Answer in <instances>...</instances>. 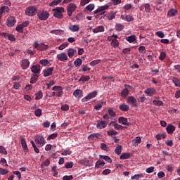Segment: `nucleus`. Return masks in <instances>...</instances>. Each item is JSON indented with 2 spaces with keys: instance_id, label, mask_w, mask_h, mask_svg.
<instances>
[{
  "instance_id": "31",
  "label": "nucleus",
  "mask_w": 180,
  "mask_h": 180,
  "mask_svg": "<svg viewBox=\"0 0 180 180\" xmlns=\"http://www.w3.org/2000/svg\"><path fill=\"white\" fill-rule=\"evenodd\" d=\"M102 136L101 134H92L88 136L89 140H94V139H101Z\"/></svg>"
},
{
  "instance_id": "58",
  "label": "nucleus",
  "mask_w": 180,
  "mask_h": 180,
  "mask_svg": "<svg viewBox=\"0 0 180 180\" xmlns=\"http://www.w3.org/2000/svg\"><path fill=\"white\" fill-rule=\"evenodd\" d=\"M81 164L84 165L85 167H91V163L89 162V160H81Z\"/></svg>"
},
{
  "instance_id": "2",
  "label": "nucleus",
  "mask_w": 180,
  "mask_h": 180,
  "mask_svg": "<svg viewBox=\"0 0 180 180\" xmlns=\"http://www.w3.org/2000/svg\"><path fill=\"white\" fill-rule=\"evenodd\" d=\"M37 13V8L34 6H31L28 8H27L25 11V14L27 16H34Z\"/></svg>"
},
{
  "instance_id": "63",
  "label": "nucleus",
  "mask_w": 180,
  "mask_h": 180,
  "mask_svg": "<svg viewBox=\"0 0 180 180\" xmlns=\"http://www.w3.org/2000/svg\"><path fill=\"white\" fill-rule=\"evenodd\" d=\"M165 57H167V53H165V52H161L159 60H161V61H164V60H165Z\"/></svg>"
},
{
  "instance_id": "53",
  "label": "nucleus",
  "mask_w": 180,
  "mask_h": 180,
  "mask_svg": "<svg viewBox=\"0 0 180 180\" xmlns=\"http://www.w3.org/2000/svg\"><path fill=\"white\" fill-rule=\"evenodd\" d=\"M43 98V92L39 91L38 93L36 94L35 99L37 101H39Z\"/></svg>"
},
{
  "instance_id": "21",
  "label": "nucleus",
  "mask_w": 180,
  "mask_h": 180,
  "mask_svg": "<svg viewBox=\"0 0 180 180\" xmlns=\"http://www.w3.org/2000/svg\"><path fill=\"white\" fill-rule=\"evenodd\" d=\"M102 32H105V27L103 25H100L93 29V33H101Z\"/></svg>"
},
{
  "instance_id": "10",
  "label": "nucleus",
  "mask_w": 180,
  "mask_h": 180,
  "mask_svg": "<svg viewBox=\"0 0 180 180\" xmlns=\"http://www.w3.org/2000/svg\"><path fill=\"white\" fill-rule=\"evenodd\" d=\"M6 23L8 27H13V26H15V24L16 23V19L13 16L8 17L7 18Z\"/></svg>"
},
{
  "instance_id": "61",
  "label": "nucleus",
  "mask_w": 180,
  "mask_h": 180,
  "mask_svg": "<svg viewBox=\"0 0 180 180\" xmlns=\"http://www.w3.org/2000/svg\"><path fill=\"white\" fill-rule=\"evenodd\" d=\"M138 50L139 53H141V54H144L146 53V46H141L139 47Z\"/></svg>"
},
{
  "instance_id": "42",
  "label": "nucleus",
  "mask_w": 180,
  "mask_h": 180,
  "mask_svg": "<svg viewBox=\"0 0 180 180\" xmlns=\"http://www.w3.org/2000/svg\"><path fill=\"white\" fill-rule=\"evenodd\" d=\"M124 29V26L122 24H117L115 25V30H117V32H122Z\"/></svg>"
},
{
  "instance_id": "20",
  "label": "nucleus",
  "mask_w": 180,
  "mask_h": 180,
  "mask_svg": "<svg viewBox=\"0 0 180 180\" xmlns=\"http://www.w3.org/2000/svg\"><path fill=\"white\" fill-rule=\"evenodd\" d=\"M116 12H111L105 14L104 16L108 19V20H113L116 18Z\"/></svg>"
},
{
  "instance_id": "1",
  "label": "nucleus",
  "mask_w": 180,
  "mask_h": 180,
  "mask_svg": "<svg viewBox=\"0 0 180 180\" xmlns=\"http://www.w3.org/2000/svg\"><path fill=\"white\" fill-rule=\"evenodd\" d=\"M53 16L58 19H63V13L65 12V9L63 7H57L56 8L53 9Z\"/></svg>"
},
{
  "instance_id": "35",
  "label": "nucleus",
  "mask_w": 180,
  "mask_h": 180,
  "mask_svg": "<svg viewBox=\"0 0 180 180\" xmlns=\"http://www.w3.org/2000/svg\"><path fill=\"white\" fill-rule=\"evenodd\" d=\"M129 158H130V153H123L120 156V160H129Z\"/></svg>"
},
{
  "instance_id": "27",
  "label": "nucleus",
  "mask_w": 180,
  "mask_h": 180,
  "mask_svg": "<svg viewBox=\"0 0 180 180\" xmlns=\"http://www.w3.org/2000/svg\"><path fill=\"white\" fill-rule=\"evenodd\" d=\"M69 30L71 32H79V25H70L69 26Z\"/></svg>"
},
{
  "instance_id": "24",
  "label": "nucleus",
  "mask_w": 180,
  "mask_h": 180,
  "mask_svg": "<svg viewBox=\"0 0 180 180\" xmlns=\"http://www.w3.org/2000/svg\"><path fill=\"white\" fill-rule=\"evenodd\" d=\"M106 126H108V122H106V121L99 122L96 124L97 129H105Z\"/></svg>"
},
{
  "instance_id": "6",
  "label": "nucleus",
  "mask_w": 180,
  "mask_h": 180,
  "mask_svg": "<svg viewBox=\"0 0 180 180\" xmlns=\"http://www.w3.org/2000/svg\"><path fill=\"white\" fill-rule=\"evenodd\" d=\"M97 95H98V91H96L91 92L86 96H85L82 99V102H88V101H91V99L94 98H96Z\"/></svg>"
},
{
  "instance_id": "37",
  "label": "nucleus",
  "mask_w": 180,
  "mask_h": 180,
  "mask_svg": "<svg viewBox=\"0 0 180 180\" xmlns=\"http://www.w3.org/2000/svg\"><path fill=\"white\" fill-rule=\"evenodd\" d=\"M122 145H117L115 149V154H117V155H120L122 154Z\"/></svg>"
},
{
  "instance_id": "22",
  "label": "nucleus",
  "mask_w": 180,
  "mask_h": 180,
  "mask_svg": "<svg viewBox=\"0 0 180 180\" xmlns=\"http://www.w3.org/2000/svg\"><path fill=\"white\" fill-rule=\"evenodd\" d=\"M75 54H77V50H75L72 48L68 49V56L69 58H72L74 57Z\"/></svg>"
},
{
  "instance_id": "60",
  "label": "nucleus",
  "mask_w": 180,
  "mask_h": 180,
  "mask_svg": "<svg viewBox=\"0 0 180 180\" xmlns=\"http://www.w3.org/2000/svg\"><path fill=\"white\" fill-rule=\"evenodd\" d=\"M15 30L19 33H23V27L22 26V25H18L16 27Z\"/></svg>"
},
{
  "instance_id": "30",
  "label": "nucleus",
  "mask_w": 180,
  "mask_h": 180,
  "mask_svg": "<svg viewBox=\"0 0 180 180\" xmlns=\"http://www.w3.org/2000/svg\"><path fill=\"white\" fill-rule=\"evenodd\" d=\"M122 19H124V20H126V22H133L134 20V18L133 16L130 15H127L124 17V15H121Z\"/></svg>"
},
{
  "instance_id": "13",
  "label": "nucleus",
  "mask_w": 180,
  "mask_h": 180,
  "mask_svg": "<svg viewBox=\"0 0 180 180\" xmlns=\"http://www.w3.org/2000/svg\"><path fill=\"white\" fill-rule=\"evenodd\" d=\"M40 68H41L40 65H35L32 66L31 71L32 72H33V74H34V75H37V74L40 72V70H41Z\"/></svg>"
},
{
  "instance_id": "48",
  "label": "nucleus",
  "mask_w": 180,
  "mask_h": 180,
  "mask_svg": "<svg viewBox=\"0 0 180 180\" xmlns=\"http://www.w3.org/2000/svg\"><path fill=\"white\" fill-rule=\"evenodd\" d=\"M153 103L156 106H162L164 105V103L162 101H157V100H153Z\"/></svg>"
},
{
  "instance_id": "3",
  "label": "nucleus",
  "mask_w": 180,
  "mask_h": 180,
  "mask_svg": "<svg viewBox=\"0 0 180 180\" xmlns=\"http://www.w3.org/2000/svg\"><path fill=\"white\" fill-rule=\"evenodd\" d=\"M34 48L37 49V50H39L40 51H44L49 49V46L44 44V43L39 44L37 41L34 42Z\"/></svg>"
},
{
  "instance_id": "28",
  "label": "nucleus",
  "mask_w": 180,
  "mask_h": 180,
  "mask_svg": "<svg viewBox=\"0 0 180 180\" xmlns=\"http://www.w3.org/2000/svg\"><path fill=\"white\" fill-rule=\"evenodd\" d=\"M166 130L168 133V134H172L174 131H175V127L172 124L167 125Z\"/></svg>"
},
{
  "instance_id": "17",
  "label": "nucleus",
  "mask_w": 180,
  "mask_h": 180,
  "mask_svg": "<svg viewBox=\"0 0 180 180\" xmlns=\"http://www.w3.org/2000/svg\"><path fill=\"white\" fill-rule=\"evenodd\" d=\"M29 65H30V62L27 59H24L21 62V68L22 70H27L29 68Z\"/></svg>"
},
{
  "instance_id": "25",
  "label": "nucleus",
  "mask_w": 180,
  "mask_h": 180,
  "mask_svg": "<svg viewBox=\"0 0 180 180\" xmlns=\"http://www.w3.org/2000/svg\"><path fill=\"white\" fill-rule=\"evenodd\" d=\"M118 122L119 123L124 124V126H129L130 124V123L127 122V118H125L124 117H120L118 119Z\"/></svg>"
},
{
  "instance_id": "9",
  "label": "nucleus",
  "mask_w": 180,
  "mask_h": 180,
  "mask_svg": "<svg viewBox=\"0 0 180 180\" xmlns=\"http://www.w3.org/2000/svg\"><path fill=\"white\" fill-rule=\"evenodd\" d=\"M131 86L124 84V89L121 92V96H122V98H126V96L129 95V92L130 91V89H131Z\"/></svg>"
},
{
  "instance_id": "18",
  "label": "nucleus",
  "mask_w": 180,
  "mask_h": 180,
  "mask_svg": "<svg viewBox=\"0 0 180 180\" xmlns=\"http://www.w3.org/2000/svg\"><path fill=\"white\" fill-rule=\"evenodd\" d=\"M20 140H21V146L25 151V153H27L29 151V148H27V144L26 143V139L25 138H22L20 136Z\"/></svg>"
},
{
  "instance_id": "38",
  "label": "nucleus",
  "mask_w": 180,
  "mask_h": 180,
  "mask_svg": "<svg viewBox=\"0 0 180 180\" xmlns=\"http://www.w3.org/2000/svg\"><path fill=\"white\" fill-rule=\"evenodd\" d=\"M136 35H131L126 37V40L127 41H129V43H133V41H136Z\"/></svg>"
},
{
  "instance_id": "12",
  "label": "nucleus",
  "mask_w": 180,
  "mask_h": 180,
  "mask_svg": "<svg viewBox=\"0 0 180 180\" xmlns=\"http://www.w3.org/2000/svg\"><path fill=\"white\" fill-rule=\"evenodd\" d=\"M57 58L59 61H63L64 63L68 60V56H67V53H61L57 55Z\"/></svg>"
},
{
  "instance_id": "23",
  "label": "nucleus",
  "mask_w": 180,
  "mask_h": 180,
  "mask_svg": "<svg viewBox=\"0 0 180 180\" xmlns=\"http://www.w3.org/2000/svg\"><path fill=\"white\" fill-rule=\"evenodd\" d=\"M112 124H113V127L116 130H123V129H126V127H123L122 125H119L118 124L115 123V122H113V121H112L110 123V126H112Z\"/></svg>"
},
{
  "instance_id": "55",
  "label": "nucleus",
  "mask_w": 180,
  "mask_h": 180,
  "mask_svg": "<svg viewBox=\"0 0 180 180\" xmlns=\"http://www.w3.org/2000/svg\"><path fill=\"white\" fill-rule=\"evenodd\" d=\"M57 136H58V134L56 133L49 135L47 138L48 141L50 140H54V139H56Z\"/></svg>"
},
{
  "instance_id": "46",
  "label": "nucleus",
  "mask_w": 180,
  "mask_h": 180,
  "mask_svg": "<svg viewBox=\"0 0 180 180\" xmlns=\"http://www.w3.org/2000/svg\"><path fill=\"white\" fill-rule=\"evenodd\" d=\"M49 165H50V160L47 159L41 164V168H44V167H49Z\"/></svg>"
},
{
  "instance_id": "33",
  "label": "nucleus",
  "mask_w": 180,
  "mask_h": 180,
  "mask_svg": "<svg viewBox=\"0 0 180 180\" xmlns=\"http://www.w3.org/2000/svg\"><path fill=\"white\" fill-rule=\"evenodd\" d=\"M105 165V162L103 160H98L96 162L95 168L96 169L103 167Z\"/></svg>"
},
{
  "instance_id": "59",
  "label": "nucleus",
  "mask_w": 180,
  "mask_h": 180,
  "mask_svg": "<svg viewBox=\"0 0 180 180\" xmlns=\"http://www.w3.org/2000/svg\"><path fill=\"white\" fill-rule=\"evenodd\" d=\"M155 137H156L157 140H161L162 139H166L167 135L165 134H158V135H156Z\"/></svg>"
},
{
  "instance_id": "14",
  "label": "nucleus",
  "mask_w": 180,
  "mask_h": 180,
  "mask_svg": "<svg viewBox=\"0 0 180 180\" xmlns=\"http://www.w3.org/2000/svg\"><path fill=\"white\" fill-rule=\"evenodd\" d=\"M144 92L145 94H147L148 96H153L157 94V91L154 88H148Z\"/></svg>"
},
{
  "instance_id": "32",
  "label": "nucleus",
  "mask_w": 180,
  "mask_h": 180,
  "mask_svg": "<svg viewBox=\"0 0 180 180\" xmlns=\"http://www.w3.org/2000/svg\"><path fill=\"white\" fill-rule=\"evenodd\" d=\"M119 109H120L122 112H129L130 108L127 104H122L120 105Z\"/></svg>"
},
{
  "instance_id": "62",
  "label": "nucleus",
  "mask_w": 180,
  "mask_h": 180,
  "mask_svg": "<svg viewBox=\"0 0 180 180\" xmlns=\"http://www.w3.org/2000/svg\"><path fill=\"white\" fill-rule=\"evenodd\" d=\"M145 11L147 13H150L151 11V6H150V4H146L145 6Z\"/></svg>"
},
{
  "instance_id": "57",
  "label": "nucleus",
  "mask_w": 180,
  "mask_h": 180,
  "mask_svg": "<svg viewBox=\"0 0 180 180\" xmlns=\"http://www.w3.org/2000/svg\"><path fill=\"white\" fill-rule=\"evenodd\" d=\"M108 113L110 116H112V117H115L116 116V112H115L112 109L110 108L108 110Z\"/></svg>"
},
{
  "instance_id": "50",
  "label": "nucleus",
  "mask_w": 180,
  "mask_h": 180,
  "mask_svg": "<svg viewBox=\"0 0 180 180\" xmlns=\"http://www.w3.org/2000/svg\"><path fill=\"white\" fill-rule=\"evenodd\" d=\"M99 63H101V59L94 60L90 63V65L91 67H95V65H98Z\"/></svg>"
},
{
  "instance_id": "34",
  "label": "nucleus",
  "mask_w": 180,
  "mask_h": 180,
  "mask_svg": "<svg viewBox=\"0 0 180 180\" xmlns=\"http://www.w3.org/2000/svg\"><path fill=\"white\" fill-rule=\"evenodd\" d=\"M8 12H9V7L7 6H1L0 9V15H2V13H8Z\"/></svg>"
},
{
  "instance_id": "4",
  "label": "nucleus",
  "mask_w": 180,
  "mask_h": 180,
  "mask_svg": "<svg viewBox=\"0 0 180 180\" xmlns=\"http://www.w3.org/2000/svg\"><path fill=\"white\" fill-rule=\"evenodd\" d=\"M77 9V5L74 4H69L67 6V12L69 18L72 16V13L75 12Z\"/></svg>"
},
{
  "instance_id": "29",
  "label": "nucleus",
  "mask_w": 180,
  "mask_h": 180,
  "mask_svg": "<svg viewBox=\"0 0 180 180\" xmlns=\"http://www.w3.org/2000/svg\"><path fill=\"white\" fill-rule=\"evenodd\" d=\"M99 157L101 160H105V161H107V162H109L110 164H112V162H113L112 158H110V157L108 155H100Z\"/></svg>"
},
{
  "instance_id": "41",
  "label": "nucleus",
  "mask_w": 180,
  "mask_h": 180,
  "mask_svg": "<svg viewBox=\"0 0 180 180\" xmlns=\"http://www.w3.org/2000/svg\"><path fill=\"white\" fill-rule=\"evenodd\" d=\"M103 101L98 102V104L94 106V109L96 110H101V109H102V106H103Z\"/></svg>"
},
{
  "instance_id": "5",
  "label": "nucleus",
  "mask_w": 180,
  "mask_h": 180,
  "mask_svg": "<svg viewBox=\"0 0 180 180\" xmlns=\"http://www.w3.org/2000/svg\"><path fill=\"white\" fill-rule=\"evenodd\" d=\"M39 20H47L50 17V14L47 11H39L37 14Z\"/></svg>"
},
{
  "instance_id": "15",
  "label": "nucleus",
  "mask_w": 180,
  "mask_h": 180,
  "mask_svg": "<svg viewBox=\"0 0 180 180\" xmlns=\"http://www.w3.org/2000/svg\"><path fill=\"white\" fill-rule=\"evenodd\" d=\"M84 92L81 89H77L73 92V96L77 98V99H79L84 96Z\"/></svg>"
},
{
  "instance_id": "11",
  "label": "nucleus",
  "mask_w": 180,
  "mask_h": 180,
  "mask_svg": "<svg viewBox=\"0 0 180 180\" xmlns=\"http://www.w3.org/2000/svg\"><path fill=\"white\" fill-rule=\"evenodd\" d=\"M127 103L131 105V106L137 107V100L134 96H129L127 99Z\"/></svg>"
},
{
  "instance_id": "47",
  "label": "nucleus",
  "mask_w": 180,
  "mask_h": 180,
  "mask_svg": "<svg viewBox=\"0 0 180 180\" xmlns=\"http://www.w3.org/2000/svg\"><path fill=\"white\" fill-rule=\"evenodd\" d=\"M38 78H39V75H34L30 79V84H34V82L37 81Z\"/></svg>"
},
{
  "instance_id": "64",
  "label": "nucleus",
  "mask_w": 180,
  "mask_h": 180,
  "mask_svg": "<svg viewBox=\"0 0 180 180\" xmlns=\"http://www.w3.org/2000/svg\"><path fill=\"white\" fill-rule=\"evenodd\" d=\"M34 115L37 117H40V116H41V109L36 110L34 112Z\"/></svg>"
},
{
  "instance_id": "45",
  "label": "nucleus",
  "mask_w": 180,
  "mask_h": 180,
  "mask_svg": "<svg viewBox=\"0 0 180 180\" xmlns=\"http://www.w3.org/2000/svg\"><path fill=\"white\" fill-rule=\"evenodd\" d=\"M39 64L44 65V67H46V65H49V64H50V62L47 60V59H42L39 61Z\"/></svg>"
},
{
  "instance_id": "43",
  "label": "nucleus",
  "mask_w": 180,
  "mask_h": 180,
  "mask_svg": "<svg viewBox=\"0 0 180 180\" xmlns=\"http://www.w3.org/2000/svg\"><path fill=\"white\" fill-rule=\"evenodd\" d=\"M172 82L175 86H180V79L176 77H173Z\"/></svg>"
},
{
  "instance_id": "40",
  "label": "nucleus",
  "mask_w": 180,
  "mask_h": 180,
  "mask_svg": "<svg viewBox=\"0 0 180 180\" xmlns=\"http://www.w3.org/2000/svg\"><path fill=\"white\" fill-rule=\"evenodd\" d=\"M63 0H53L52 2L49 4V6H57V5L61 4Z\"/></svg>"
},
{
  "instance_id": "7",
  "label": "nucleus",
  "mask_w": 180,
  "mask_h": 180,
  "mask_svg": "<svg viewBox=\"0 0 180 180\" xmlns=\"http://www.w3.org/2000/svg\"><path fill=\"white\" fill-rule=\"evenodd\" d=\"M106 9H109V5H105V6H101L98 8V9L94 11V14L98 15H105V11Z\"/></svg>"
},
{
  "instance_id": "52",
  "label": "nucleus",
  "mask_w": 180,
  "mask_h": 180,
  "mask_svg": "<svg viewBox=\"0 0 180 180\" xmlns=\"http://www.w3.org/2000/svg\"><path fill=\"white\" fill-rule=\"evenodd\" d=\"M0 154H3L4 155H6L8 154L6 149L3 146H0Z\"/></svg>"
},
{
  "instance_id": "51",
  "label": "nucleus",
  "mask_w": 180,
  "mask_h": 180,
  "mask_svg": "<svg viewBox=\"0 0 180 180\" xmlns=\"http://www.w3.org/2000/svg\"><path fill=\"white\" fill-rule=\"evenodd\" d=\"M91 79V77L89 76H82L81 78L79 79V81H82L83 82H86V81H89Z\"/></svg>"
},
{
  "instance_id": "8",
  "label": "nucleus",
  "mask_w": 180,
  "mask_h": 180,
  "mask_svg": "<svg viewBox=\"0 0 180 180\" xmlns=\"http://www.w3.org/2000/svg\"><path fill=\"white\" fill-rule=\"evenodd\" d=\"M35 143L39 144V146H41V147H43V146L46 144V139H44V137L42 136L37 135L35 136Z\"/></svg>"
},
{
  "instance_id": "19",
  "label": "nucleus",
  "mask_w": 180,
  "mask_h": 180,
  "mask_svg": "<svg viewBox=\"0 0 180 180\" xmlns=\"http://www.w3.org/2000/svg\"><path fill=\"white\" fill-rule=\"evenodd\" d=\"M95 9V4H90L89 5H87L84 10V12H92V11H94Z\"/></svg>"
},
{
  "instance_id": "56",
  "label": "nucleus",
  "mask_w": 180,
  "mask_h": 180,
  "mask_svg": "<svg viewBox=\"0 0 180 180\" xmlns=\"http://www.w3.org/2000/svg\"><path fill=\"white\" fill-rule=\"evenodd\" d=\"M142 176H143V174H135V175H134V176H132L131 177V179H132V180H134V179L139 180V179H140V178H141Z\"/></svg>"
},
{
  "instance_id": "49",
  "label": "nucleus",
  "mask_w": 180,
  "mask_h": 180,
  "mask_svg": "<svg viewBox=\"0 0 180 180\" xmlns=\"http://www.w3.org/2000/svg\"><path fill=\"white\" fill-rule=\"evenodd\" d=\"M69 44L70 43L68 42H65L62 44L60 46H58V50H64V49H65L66 47H68Z\"/></svg>"
},
{
  "instance_id": "16",
  "label": "nucleus",
  "mask_w": 180,
  "mask_h": 180,
  "mask_svg": "<svg viewBox=\"0 0 180 180\" xmlns=\"http://www.w3.org/2000/svg\"><path fill=\"white\" fill-rule=\"evenodd\" d=\"M53 71H54V68L53 67L44 70V77H50V75H53Z\"/></svg>"
},
{
  "instance_id": "44",
  "label": "nucleus",
  "mask_w": 180,
  "mask_h": 180,
  "mask_svg": "<svg viewBox=\"0 0 180 180\" xmlns=\"http://www.w3.org/2000/svg\"><path fill=\"white\" fill-rule=\"evenodd\" d=\"M50 33H51V34H61L63 33V30H52L50 31Z\"/></svg>"
},
{
  "instance_id": "36",
  "label": "nucleus",
  "mask_w": 180,
  "mask_h": 180,
  "mask_svg": "<svg viewBox=\"0 0 180 180\" xmlns=\"http://www.w3.org/2000/svg\"><path fill=\"white\" fill-rule=\"evenodd\" d=\"M110 45L112 47H114V49H117V47H119V41L116 39H112Z\"/></svg>"
},
{
  "instance_id": "54",
  "label": "nucleus",
  "mask_w": 180,
  "mask_h": 180,
  "mask_svg": "<svg viewBox=\"0 0 180 180\" xmlns=\"http://www.w3.org/2000/svg\"><path fill=\"white\" fill-rule=\"evenodd\" d=\"M61 110H63V112H67L68 110H69L70 109V105H68V104H65L63 105L60 108Z\"/></svg>"
},
{
  "instance_id": "26",
  "label": "nucleus",
  "mask_w": 180,
  "mask_h": 180,
  "mask_svg": "<svg viewBox=\"0 0 180 180\" xmlns=\"http://www.w3.org/2000/svg\"><path fill=\"white\" fill-rule=\"evenodd\" d=\"M178 15V10L172 8L167 13V16H170L171 18L174 16H176Z\"/></svg>"
},
{
  "instance_id": "39",
  "label": "nucleus",
  "mask_w": 180,
  "mask_h": 180,
  "mask_svg": "<svg viewBox=\"0 0 180 180\" xmlns=\"http://www.w3.org/2000/svg\"><path fill=\"white\" fill-rule=\"evenodd\" d=\"M74 65L76 66V67H81V65H82V59L77 58L74 61Z\"/></svg>"
}]
</instances>
